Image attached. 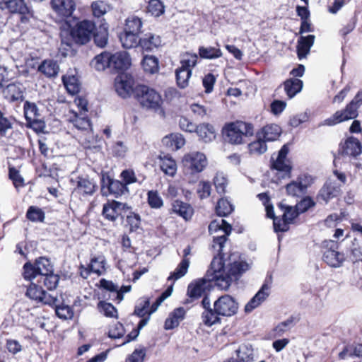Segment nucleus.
<instances>
[{"mask_svg": "<svg viewBox=\"0 0 362 362\" xmlns=\"http://www.w3.org/2000/svg\"><path fill=\"white\" fill-rule=\"evenodd\" d=\"M288 147L285 144L279 151L278 156L276 159L271 158V169L276 170L284 173V177H291L292 172V165L287 155L288 153Z\"/></svg>", "mask_w": 362, "mask_h": 362, "instance_id": "obj_18", "label": "nucleus"}, {"mask_svg": "<svg viewBox=\"0 0 362 362\" xmlns=\"http://www.w3.org/2000/svg\"><path fill=\"white\" fill-rule=\"evenodd\" d=\"M362 153L361 141L354 136L348 137L344 143L339 144V153L342 156L356 158Z\"/></svg>", "mask_w": 362, "mask_h": 362, "instance_id": "obj_23", "label": "nucleus"}, {"mask_svg": "<svg viewBox=\"0 0 362 362\" xmlns=\"http://www.w3.org/2000/svg\"><path fill=\"white\" fill-rule=\"evenodd\" d=\"M125 334V329L123 325L117 322L109 327L107 336L111 339H120L124 337Z\"/></svg>", "mask_w": 362, "mask_h": 362, "instance_id": "obj_60", "label": "nucleus"}, {"mask_svg": "<svg viewBox=\"0 0 362 362\" xmlns=\"http://www.w3.org/2000/svg\"><path fill=\"white\" fill-rule=\"evenodd\" d=\"M109 38V25L105 19L100 21L98 26L93 32V38L95 45L100 48L106 47Z\"/></svg>", "mask_w": 362, "mask_h": 362, "instance_id": "obj_26", "label": "nucleus"}, {"mask_svg": "<svg viewBox=\"0 0 362 362\" xmlns=\"http://www.w3.org/2000/svg\"><path fill=\"white\" fill-rule=\"evenodd\" d=\"M100 287L107 291L112 293L114 296L113 300H117L118 303L122 301L124 298V293H127L131 290V286H122L119 288L118 286L113 281L102 279L100 280Z\"/></svg>", "mask_w": 362, "mask_h": 362, "instance_id": "obj_27", "label": "nucleus"}, {"mask_svg": "<svg viewBox=\"0 0 362 362\" xmlns=\"http://www.w3.org/2000/svg\"><path fill=\"white\" fill-rule=\"evenodd\" d=\"M26 127L36 133H42L46 127L45 121L41 117L26 120Z\"/></svg>", "mask_w": 362, "mask_h": 362, "instance_id": "obj_63", "label": "nucleus"}, {"mask_svg": "<svg viewBox=\"0 0 362 362\" xmlns=\"http://www.w3.org/2000/svg\"><path fill=\"white\" fill-rule=\"evenodd\" d=\"M169 214H175L185 221H189L194 216V210L189 203L176 199L170 202Z\"/></svg>", "mask_w": 362, "mask_h": 362, "instance_id": "obj_21", "label": "nucleus"}, {"mask_svg": "<svg viewBox=\"0 0 362 362\" xmlns=\"http://www.w3.org/2000/svg\"><path fill=\"white\" fill-rule=\"evenodd\" d=\"M136 86L134 78L129 74L120 73L115 80L116 92L124 99L134 97Z\"/></svg>", "mask_w": 362, "mask_h": 362, "instance_id": "obj_16", "label": "nucleus"}, {"mask_svg": "<svg viewBox=\"0 0 362 362\" xmlns=\"http://www.w3.org/2000/svg\"><path fill=\"white\" fill-rule=\"evenodd\" d=\"M198 59L199 56L196 53L186 52L183 54V58L180 62V67L190 70L192 72L193 69L198 64Z\"/></svg>", "mask_w": 362, "mask_h": 362, "instance_id": "obj_46", "label": "nucleus"}, {"mask_svg": "<svg viewBox=\"0 0 362 362\" xmlns=\"http://www.w3.org/2000/svg\"><path fill=\"white\" fill-rule=\"evenodd\" d=\"M23 111L25 120L40 117L39 109L35 103L25 101L23 105Z\"/></svg>", "mask_w": 362, "mask_h": 362, "instance_id": "obj_52", "label": "nucleus"}, {"mask_svg": "<svg viewBox=\"0 0 362 362\" xmlns=\"http://www.w3.org/2000/svg\"><path fill=\"white\" fill-rule=\"evenodd\" d=\"M59 279V276L54 274L52 271L48 274H44V275L39 276L37 281L42 285L44 289L48 291H54L57 288Z\"/></svg>", "mask_w": 362, "mask_h": 362, "instance_id": "obj_36", "label": "nucleus"}, {"mask_svg": "<svg viewBox=\"0 0 362 362\" xmlns=\"http://www.w3.org/2000/svg\"><path fill=\"white\" fill-rule=\"evenodd\" d=\"M339 243L332 240H325L321 244L322 260L329 267L338 268L346 260L344 252H339Z\"/></svg>", "mask_w": 362, "mask_h": 362, "instance_id": "obj_9", "label": "nucleus"}, {"mask_svg": "<svg viewBox=\"0 0 362 362\" xmlns=\"http://www.w3.org/2000/svg\"><path fill=\"white\" fill-rule=\"evenodd\" d=\"M223 256V252H218L213 258L209 267L216 277L215 286L221 290L226 291L234 279H238L248 269L249 265L245 261H235L226 267Z\"/></svg>", "mask_w": 362, "mask_h": 362, "instance_id": "obj_2", "label": "nucleus"}, {"mask_svg": "<svg viewBox=\"0 0 362 362\" xmlns=\"http://www.w3.org/2000/svg\"><path fill=\"white\" fill-rule=\"evenodd\" d=\"M200 58L205 59H215L222 57V52L220 48L214 47L200 46L198 49Z\"/></svg>", "mask_w": 362, "mask_h": 362, "instance_id": "obj_43", "label": "nucleus"}, {"mask_svg": "<svg viewBox=\"0 0 362 362\" xmlns=\"http://www.w3.org/2000/svg\"><path fill=\"white\" fill-rule=\"evenodd\" d=\"M7 10L10 14L21 15V23H27L33 12L25 0H0V11Z\"/></svg>", "mask_w": 362, "mask_h": 362, "instance_id": "obj_13", "label": "nucleus"}, {"mask_svg": "<svg viewBox=\"0 0 362 362\" xmlns=\"http://www.w3.org/2000/svg\"><path fill=\"white\" fill-rule=\"evenodd\" d=\"M162 45L161 37L152 33H145L140 37L139 46L143 51L152 52Z\"/></svg>", "mask_w": 362, "mask_h": 362, "instance_id": "obj_29", "label": "nucleus"}, {"mask_svg": "<svg viewBox=\"0 0 362 362\" xmlns=\"http://www.w3.org/2000/svg\"><path fill=\"white\" fill-rule=\"evenodd\" d=\"M184 170L192 175L202 172L207 165L206 156L200 152L185 154L182 160Z\"/></svg>", "mask_w": 362, "mask_h": 362, "instance_id": "obj_14", "label": "nucleus"}, {"mask_svg": "<svg viewBox=\"0 0 362 362\" xmlns=\"http://www.w3.org/2000/svg\"><path fill=\"white\" fill-rule=\"evenodd\" d=\"M134 90V98L143 108L157 111L161 107V96L155 89L144 84H136Z\"/></svg>", "mask_w": 362, "mask_h": 362, "instance_id": "obj_8", "label": "nucleus"}, {"mask_svg": "<svg viewBox=\"0 0 362 362\" xmlns=\"http://www.w3.org/2000/svg\"><path fill=\"white\" fill-rule=\"evenodd\" d=\"M257 140L250 142L248 146V152L250 155H262L267 149V142L261 136H257Z\"/></svg>", "mask_w": 362, "mask_h": 362, "instance_id": "obj_45", "label": "nucleus"}, {"mask_svg": "<svg viewBox=\"0 0 362 362\" xmlns=\"http://www.w3.org/2000/svg\"><path fill=\"white\" fill-rule=\"evenodd\" d=\"M296 317L294 316L289 317L286 320L279 323L273 329L272 334L274 337L282 336L285 332L289 331L296 322Z\"/></svg>", "mask_w": 362, "mask_h": 362, "instance_id": "obj_42", "label": "nucleus"}, {"mask_svg": "<svg viewBox=\"0 0 362 362\" xmlns=\"http://www.w3.org/2000/svg\"><path fill=\"white\" fill-rule=\"evenodd\" d=\"M23 269V276L26 280H32L35 277H39L36 261H35L34 263H31L30 262H25Z\"/></svg>", "mask_w": 362, "mask_h": 362, "instance_id": "obj_56", "label": "nucleus"}, {"mask_svg": "<svg viewBox=\"0 0 362 362\" xmlns=\"http://www.w3.org/2000/svg\"><path fill=\"white\" fill-rule=\"evenodd\" d=\"M131 207L126 203L114 199L107 200L103 204L101 215L105 221L115 223L118 219L123 220L125 214Z\"/></svg>", "mask_w": 362, "mask_h": 362, "instance_id": "obj_12", "label": "nucleus"}, {"mask_svg": "<svg viewBox=\"0 0 362 362\" xmlns=\"http://www.w3.org/2000/svg\"><path fill=\"white\" fill-rule=\"evenodd\" d=\"M59 65L53 59H44L37 67V71L47 78L54 77L59 71Z\"/></svg>", "mask_w": 362, "mask_h": 362, "instance_id": "obj_37", "label": "nucleus"}, {"mask_svg": "<svg viewBox=\"0 0 362 362\" xmlns=\"http://www.w3.org/2000/svg\"><path fill=\"white\" fill-rule=\"evenodd\" d=\"M50 5L55 13V21L60 24L62 45L68 46V0H51Z\"/></svg>", "mask_w": 362, "mask_h": 362, "instance_id": "obj_10", "label": "nucleus"}, {"mask_svg": "<svg viewBox=\"0 0 362 362\" xmlns=\"http://www.w3.org/2000/svg\"><path fill=\"white\" fill-rule=\"evenodd\" d=\"M35 261L37 267L39 276L53 271V266L48 258L40 257L35 259Z\"/></svg>", "mask_w": 362, "mask_h": 362, "instance_id": "obj_57", "label": "nucleus"}, {"mask_svg": "<svg viewBox=\"0 0 362 362\" xmlns=\"http://www.w3.org/2000/svg\"><path fill=\"white\" fill-rule=\"evenodd\" d=\"M200 305L203 308L201 313L202 322L207 327L221 325L223 320L236 315L239 310L238 300L227 293L218 296L214 301L212 307L210 298L207 297L200 302Z\"/></svg>", "mask_w": 362, "mask_h": 362, "instance_id": "obj_1", "label": "nucleus"}, {"mask_svg": "<svg viewBox=\"0 0 362 362\" xmlns=\"http://www.w3.org/2000/svg\"><path fill=\"white\" fill-rule=\"evenodd\" d=\"M147 202L152 209H160L163 206V200L157 190H149L147 193Z\"/></svg>", "mask_w": 362, "mask_h": 362, "instance_id": "obj_54", "label": "nucleus"}, {"mask_svg": "<svg viewBox=\"0 0 362 362\" xmlns=\"http://www.w3.org/2000/svg\"><path fill=\"white\" fill-rule=\"evenodd\" d=\"M341 192V185L336 182L326 181L319 190L316 199L320 203L327 204L331 199L338 197Z\"/></svg>", "mask_w": 362, "mask_h": 362, "instance_id": "obj_22", "label": "nucleus"}, {"mask_svg": "<svg viewBox=\"0 0 362 362\" xmlns=\"http://www.w3.org/2000/svg\"><path fill=\"white\" fill-rule=\"evenodd\" d=\"M189 262V260L182 259L175 268V271L170 274V276L168 277V281L172 280L175 281L184 276L187 272Z\"/></svg>", "mask_w": 362, "mask_h": 362, "instance_id": "obj_49", "label": "nucleus"}, {"mask_svg": "<svg viewBox=\"0 0 362 362\" xmlns=\"http://www.w3.org/2000/svg\"><path fill=\"white\" fill-rule=\"evenodd\" d=\"M110 69L115 73H124L131 66V58L126 52L109 53Z\"/></svg>", "mask_w": 362, "mask_h": 362, "instance_id": "obj_19", "label": "nucleus"}, {"mask_svg": "<svg viewBox=\"0 0 362 362\" xmlns=\"http://www.w3.org/2000/svg\"><path fill=\"white\" fill-rule=\"evenodd\" d=\"M278 208L283 212L281 221L274 223L275 232H286L289 230V225L300 215L296 206H288L282 202L277 204Z\"/></svg>", "mask_w": 362, "mask_h": 362, "instance_id": "obj_15", "label": "nucleus"}, {"mask_svg": "<svg viewBox=\"0 0 362 362\" xmlns=\"http://www.w3.org/2000/svg\"><path fill=\"white\" fill-rule=\"evenodd\" d=\"M186 310L182 307L174 309L167 317L164 322L165 330L173 329L179 326L180 322L185 318Z\"/></svg>", "mask_w": 362, "mask_h": 362, "instance_id": "obj_31", "label": "nucleus"}, {"mask_svg": "<svg viewBox=\"0 0 362 362\" xmlns=\"http://www.w3.org/2000/svg\"><path fill=\"white\" fill-rule=\"evenodd\" d=\"M25 217L31 222H44L45 219V214L44 211L35 206L28 207Z\"/></svg>", "mask_w": 362, "mask_h": 362, "instance_id": "obj_48", "label": "nucleus"}, {"mask_svg": "<svg viewBox=\"0 0 362 362\" xmlns=\"http://www.w3.org/2000/svg\"><path fill=\"white\" fill-rule=\"evenodd\" d=\"M98 186L93 179L88 177H78L76 186L71 192V196L79 197L91 196L96 191Z\"/></svg>", "mask_w": 362, "mask_h": 362, "instance_id": "obj_20", "label": "nucleus"}, {"mask_svg": "<svg viewBox=\"0 0 362 362\" xmlns=\"http://www.w3.org/2000/svg\"><path fill=\"white\" fill-rule=\"evenodd\" d=\"M163 144L172 151H177L185 144V139L180 134H170L163 137Z\"/></svg>", "mask_w": 362, "mask_h": 362, "instance_id": "obj_38", "label": "nucleus"}, {"mask_svg": "<svg viewBox=\"0 0 362 362\" xmlns=\"http://www.w3.org/2000/svg\"><path fill=\"white\" fill-rule=\"evenodd\" d=\"M286 190L288 195L298 197L305 194L307 192L302 187V185L298 183L296 180L287 184L286 185Z\"/></svg>", "mask_w": 362, "mask_h": 362, "instance_id": "obj_58", "label": "nucleus"}, {"mask_svg": "<svg viewBox=\"0 0 362 362\" xmlns=\"http://www.w3.org/2000/svg\"><path fill=\"white\" fill-rule=\"evenodd\" d=\"M98 308L100 313H103L107 317H117V310L110 303L100 300L98 303Z\"/></svg>", "mask_w": 362, "mask_h": 362, "instance_id": "obj_55", "label": "nucleus"}, {"mask_svg": "<svg viewBox=\"0 0 362 362\" xmlns=\"http://www.w3.org/2000/svg\"><path fill=\"white\" fill-rule=\"evenodd\" d=\"M119 39L124 48L132 49L139 46L140 35L123 30L119 34Z\"/></svg>", "mask_w": 362, "mask_h": 362, "instance_id": "obj_35", "label": "nucleus"}, {"mask_svg": "<svg viewBox=\"0 0 362 362\" xmlns=\"http://www.w3.org/2000/svg\"><path fill=\"white\" fill-rule=\"evenodd\" d=\"M8 177L9 179L12 180V182L16 189L25 186L24 179L20 175L19 171L14 167L9 168Z\"/></svg>", "mask_w": 362, "mask_h": 362, "instance_id": "obj_62", "label": "nucleus"}, {"mask_svg": "<svg viewBox=\"0 0 362 362\" xmlns=\"http://www.w3.org/2000/svg\"><path fill=\"white\" fill-rule=\"evenodd\" d=\"M122 184H125L126 187L137 182V177L132 169H125L122 170L119 175Z\"/></svg>", "mask_w": 362, "mask_h": 362, "instance_id": "obj_64", "label": "nucleus"}, {"mask_svg": "<svg viewBox=\"0 0 362 362\" xmlns=\"http://www.w3.org/2000/svg\"><path fill=\"white\" fill-rule=\"evenodd\" d=\"M361 105L362 90L358 91L344 108L337 110L329 117L324 119L321 122V125L333 127L352 119H356L358 116V109Z\"/></svg>", "mask_w": 362, "mask_h": 362, "instance_id": "obj_6", "label": "nucleus"}, {"mask_svg": "<svg viewBox=\"0 0 362 362\" xmlns=\"http://www.w3.org/2000/svg\"><path fill=\"white\" fill-rule=\"evenodd\" d=\"M142 26L141 18L136 16H130L125 20L123 30L140 35Z\"/></svg>", "mask_w": 362, "mask_h": 362, "instance_id": "obj_41", "label": "nucleus"}, {"mask_svg": "<svg viewBox=\"0 0 362 362\" xmlns=\"http://www.w3.org/2000/svg\"><path fill=\"white\" fill-rule=\"evenodd\" d=\"M109 52H103L96 55L91 61V66L97 71H104L105 69H110Z\"/></svg>", "mask_w": 362, "mask_h": 362, "instance_id": "obj_47", "label": "nucleus"}, {"mask_svg": "<svg viewBox=\"0 0 362 362\" xmlns=\"http://www.w3.org/2000/svg\"><path fill=\"white\" fill-rule=\"evenodd\" d=\"M95 29V23L91 20H77L69 22V47L74 44L78 47L88 45L93 38V32Z\"/></svg>", "mask_w": 362, "mask_h": 362, "instance_id": "obj_7", "label": "nucleus"}, {"mask_svg": "<svg viewBox=\"0 0 362 362\" xmlns=\"http://www.w3.org/2000/svg\"><path fill=\"white\" fill-rule=\"evenodd\" d=\"M175 75L177 87L184 89L189 86V81L192 72L190 70L177 67L175 71Z\"/></svg>", "mask_w": 362, "mask_h": 362, "instance_id": "obj_40", "label": "nucleus"}, {"mask_svg": "<svg viewBox=\"0 0 362 362\" xmlns=\"http://www.w3.org/2000/svg\"><path fill=\"white\" fill-rule=\"evenodd\" d=\"M221 228L220 230L224 232V234L222 235H218L214 237L213 239V247L216 248L218 247V252H222L223 249L224 247L225 243L228 240V237L230 235L232 231V226L230 223H228L226 220H221Z\"/></svg>", "mask_w": 362, "mask_h": 362, "instance_id": "obj_33", "label": "nucleus"}, {"mask_svg": "<svg viewBox=\"0 0 362 362\" xmlns=\"http://www.w3.org/2000/svg\"><path fill=\"white\" fill-rule=\"evenodd\" d=\"M23 86L20 82H13L8 84L3 90V93L9 102L23 101L24 100Z\"/></svg>", "mask_w": 362, "mask_h": 362, "instance_id": "obj_28", "label": "nucleus"}, {"mask_svg": "<svg viewBox=\"0 0 362 362\" xmlns=\"http://www.w3.org/2000/svg\"><path fill=\"white\" fill-rule=\"evenodd\" d=\"M151 16L159 17L165 13V6L160 0H149L146 7Z\"/></svg>", "mask_w": 362, "mask_h": 362, "instance_id": "obj_51", "label": "nucleus"}, {"mask_svg": "<svg viewBox=\"0 0 362 362\" xmlns=\"http://www.w3.org/2000/svg\"><path fill=\"white\" fill-rule=\"evenodd\" d=\"M100 191L103 196H113L119 198L129 193L128 187L122 184L120 180L110 177L108 173H102L100 176Z\"/></svg>", "mask_w": 362, "mask_h": 362, "instance_id": "obj_11", "label": "nucleus"}, {"mask_svg": "<svg viewBox=\"0 0 362 362\" xmlns=\"http://www.w3.org/2000/svg\"><path fill=\"white\" fill-rule=\"evenodd\" d=\"M195 132L199 139L205 143L212 141L216 136L214 127L206 122L201 123L197 125Z\"/></svg>", "mask_w": 362, "mask_h": 362, "instance_id": "obj_34", "label": "nucleus"}, {"mask_svg": "<svg viewBox=\"0 0 362 362\" xmlns=\"http://www.w3.org/2000/svg\"><path fill=\"white\" fill-rule=\"evenodd\" d=\"M215 279L209 267L203 278L190 282L187 288V298L183 301V304H194L200 298L203 301L205 297L209 298L212 283L215 284Z\"/></svg>", "mask_w": 362, "mask_h": 362, "instance_id": "obj_5", "label": "nucleus"}, {"mask_svg": "<svg viewBox=\"0 0 362 362\" xmlns=\"http://www.w3.org/2000/svg\"><path fill=\"white\" fill-rule=\"evenodd\" d=\"M148 320H149L148 317L141 319L139 322L137 327L136 328L133 329V330L125 337L124 341L122 343V344H127L132 341L135 340L137 338V337L139 336L140 330L147 324Z\"/></svg>", "mask_w": 362, "mask_h": 362, "instance_id": "obj_61", "label": "nucleus"}, {"mask_svg": "<svg viewBox=\"0 0 362 362\" xmlns=\"http://www.w3.org/2000/svg\"><path fill=\"white\" fill-rule=\"evenodd\" d=\"M269 287L267 284H264L257 293L250 300L245 306V312L250 313L255 308H257L269 296Z\"/></svg>", "mask_w": 362, "mask_h": 362, "instance_id": "obj_32", "label": "nucleus"}, {"mask_svg": "<svg viewBox=\"0 0 362 362\" xmlns=\"http://www.w3.org/2000/svg\"><path fill=\"white\" fill-rule=\"evenodd\" d=\"M160 170L167 175L173 177L177 172L176 162L168 156L160 158Z\"/></svg>", "mask_w": 362, "mask_h": 362, "instance_id": "obj_44", "label": "nucleus"}, {"mask_svg": "<svg viewBox=\"0 0 362 362\" xmlns=\"http://www.w3.org/2000/svg\"><path fill=\"white\" fill-rule=\"evenodd\" d=\"M147 350L146 346L140 345L126 357L124 362H144Z\"/></svg>", "mask_w": 362, "mask_h": 362, "instance_id": "obj_50", "label": "nucleus"}, {"mask_svg": "<svg viewBox=\"0 0 362 362\" xmlns=\"http://www.w3.org/2000/svg\"><path fill=\"white\" fill-rule=\"evenodd\" d=\"M282 133L281 127L276 124H269L262 127L256 134L266 142L277 140Z\"/></svg>", "mask_w": 362, "mask_h": 362, "instance_id": "obj_30", "label": "nucleus"}, {"mask_svg": "<svg viewBox=\"0 0 362 362\" xmlns=\"http://www.w3.org/2000/svg\"><path fill=\"white\" fill-rule=\"evenodd\" d=\"M25 296L37 304L54 305V296L48 293L37 281L30 284L27 288Z\"/></svg>", "mask_w": 362, "mask_h": 362, "instance_id": "obj_17", "label": "nucleus"}, {"mask_svg": "<svg viewBox=\"0 0 362 362\" xmlns=\"http://www.w3.org/2000/svg\"><path fill=\"white\" fill-rule=\"evenodd\" d=\"M254 125L250 122L235 120L226 122L221 130L223 139L231 145H241L254 135Z\"/></svg>", "mask_w": 362, "mask_h": 362, "instance_id": "obj_4", "label": "nucleus"}, {"mask_svg": "<svg viewBox=\"0 0 362 362\" xmlns=\"http://www.w3.org/2000/svg\"><path fill=\"white\" fill-rule=\"evenodd\" d=\"M149 306V299L144 298L141 300V302L137 305L135 306L134 314L139 317H141V319L147 317L150 318V315H148Z\"/></svg>", "mask_w": 362, "mask_h": 362, "instance_id": "obj_59", "label": "nucleus"}, {"mask_svg": "<svg viewBox=\"0 0 362 362\" xmlns=\"http://www.w3.org/2000/svg\"><path fill=\"white\" fill-rule=\"evenodd\" d=\"M105 272V259L103 256L93 257L87 267L83 265L80 267L81 276L84 279L87 278L91 273L101 275Z\"/></svg>", "mask_w": 362, "mask_h": 362, "instance_id": "obj_24", "label": "nucleus"}, {"mask_svg": "<svg viewBox=\"0 0 362 362\" xmlns=\"http://www.w3.org/2000/svg\"><path fill=\"white\" fill-rule=\"evenodd\" d=\"M141 65L145 73L154 74L159 71V60L153 55H144Z\"/></svg>", "mask_w": 362, "mask_h": 362, "instance_id": "obj_39", "label": "nucleus"}, {"mask_svg": "<svg viewBox=\"0 0 362 362\" xmlns=\"http://www.w3.org/2000/svg\"><path fill=\"white\" fill-rule=\"evenodd\" d=\"M81 83L78 77L69 76V95H76L74 104L77 107L78 110H69V112L74 114L75 119H69L74 126L79 130H88L91 127L90 119L87 117L88 112V102L86 96L78 95L81 90Z\"/></svg>", "mask_w": 362, "mask_h": 362, "instance_id": "obj_3", "label": "nucleus"}, {"mask_svg": "<svg viewBox=\"0 0 362 362\" xmlns=\"http://www.w3.org/2000/svg\"><path fill=\"white\" fill-rule=\"evenodd\" d=\"M281 87L285 91L287 98L291 100L302 90L303 81L300 78H287L278 86L275 91H277Z\"/></svg>", "mask_w": 362, "mask_h": 362, "instance_id": "obj_25", "label": "nucleus"}, {"mask_svg": "<svg viewBox=\"0 0 362 362\" xmlns=\"http://www.w3.org/2000/svg\"><path fill=\"white\" fill-rule=\"evenodd\" d=\"M233 206L231 204L223 198H221L216 206V212L218 216L224 217L231 214L233 211Z\"/></svg>", "mask_w": 362, "mask_h": 362, "instance_id": "obj_53", "label": "nucleus"}]
</instances>
